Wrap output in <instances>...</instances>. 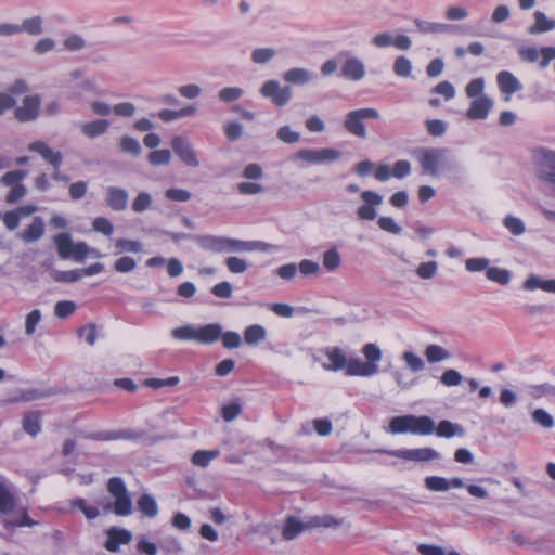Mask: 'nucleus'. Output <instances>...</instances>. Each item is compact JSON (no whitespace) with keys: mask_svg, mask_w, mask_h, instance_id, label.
Instances as JSON below:
<instances>
[{"mask_svg":"<svg viewBox=\"0 0 555 555\" xmlns=\"http://www.w3.org/2000/svg\"><path fill=\"white\" fill-rule=\"evenodd\" d=\"M418 163L422 173L433 178L444 176L452 183L463 180V167L447 147L422 146L412 153Z\"/></svg>","mask_w":555,"mask_h":555,"instance_id":"nucleus-1","label":"nucleus"},{"mask_svg":"<svg viewBox=\"0 0 555 555\" xmlns=\"http://www.w3.org/2000/svg\"><path fill=\"white\" fill-rule=\"evenodd\" d=\"M388 430L392 435L412 434L428 436L435 431V422L427 415L406 414L395 416L389 422Z\"/></svg>","mask_w":555,"mask_h":555,"instance_id":"nucleus-2","label":"nucleus"},{"mask_svg":"<svg viewBox=\"0 0 555 555\" xmlns=\"http://www.w3.org/2000/svg\"><path fill=\"white\" fill-rule=\"evenodd\" d=\"M107 491L113 496L114 501L103 507L104 513H114L116 516L121 517L132 514V499L122 478L111 477L107 481Z\"/></svg>","mask_w":555,"mask_h":555,"instance_id":"nucleus-3","label":"nucleus"},{"mask_svg":"<svg viewBox=\"0 0 555 555\" xmlns=\"http://www.w3.org/2000/svg\"><path fill=\"white\" fill-rule=\"evenodd\" d=\"M219 327L217 325L204 324L195 326L186 324L171 331V336L178 340H194L202 345H212L218 341Z\"/></svg>","mask_w":555,"mask_h":555,"instance_id":"nucleus-4","label":"nucleus"},{"mask_svg":"<svg viewBox=\"0 0 555 555\" xmlns=\"http://www.w3.org/2000/svg\"><path fill=\"white\" fill-rule=\"evenodd\" d=\"M193 241L203 250L216 254L242 253L243 241L219 235H196Z\"/></svg>","mask_w":555,"mask_h":555,"instance_id":"nucleus-5","label":"nucleus"},{"mask_svg":"<svg viewBox=\"0 0 555 555\" xmlns=\"http://www.w3.org/2000/svg\"><path fill=\"white\" fill-rule=\"evenodd\" d=\"M379 116V112L373 107H364L350 111L345 116L344 127L350 134L357 138L365 139L367 133L364 120L378 119Z\"/></svg>","mask_w":555,"mask_h":555,"instance_id":"nucleus-6","label":"nucleus"},{"mask_svg":"<svg viewBox=\"0 0 555 555\" xmlns=\"http://www.w3.org/2000/svg\"><path fill=\"white\" fill-rule=\"evenodd\" d=\"M262 98L270 100L276 107H283L292 99V89L289 86H281L279 80L270 79L262 83L259 89Z\"/></svg>","mask_w":555,"mask_h":555,"instance_id":"nucleus-7","label":"nucleus"},{"mask_svg":"<svg viewBox=\"0 0 555 555\" xmlns=\"http://www.w3.org/2000/svg\"><path fill=\"white\" fill-rule=\"evenodd\" d=\"M341 157V153L333 147L301 149L293 155V159L308 164L333 163Z\"/></svg>","mask_w":555,"mask_h":555,"instance_id":"nucleus-8","label":"nucleus"},{"mask_svg":"<svg viewBox=\"0 0 555 555\" xmlns=\"http://www.w3.org/2000/svg\"><path fill=\"white\" fill-rule=\"evenodd\" d=\"M375 452L389 454L395 457L403 459L406 461H415V462H429L440 457L438 451L433 448H417V449H396V450H385L378 449Z\"/></svg>","mask_w":555,"mask_h":555,"instance_id":"nucleus-9","label":"nucleus"},{"mask_svg":"<svg viewBox=\"0 0 555 555\" xmlns=\"http://www.w3.org/2000/svg\"><path fill=\"white\" fill-rule=\"evenodd\" d=\"M171 147L176 156L188 167L197 168L201 163L191 141L183 135H175L171 140Z\"/></svg>","mask_w":555,"mask_h":555,"instance_id":"nucleus-10","label":"nucleus"},{"mask_svg":"<svg viewBox=\"0 0 555 555\" xmlns=\"http://www.w3.org/2000/svg\"><path fill=\"white\" fill-rule=\"evenodd\" d=\"M363 204L357 209V217L362 221H372L377 217V207L383 203V196L375 191L361 192Z\"/></svg>","mask_w":555,"mask_h":555,"instance_id":"nucleus-11","label":"nucleus"},{"mask_svg":"<svg viewBox=\"0 0 555 555\" xmlns=\"http://www.w3.org/2000/svg\"><path fill=\"white\" fill-rule=\"evenodd\" d=\"M60 390L56 387H33L18 389L7 399L8 403L31 402L46 399L57 395Z\"/></svg>","mask_w":555,"mask_h":555,"instance_id":"nucleus-12","label":"nucleus"},{"mask_svg":"<svg viewBox=\"0 0 555 555\" xmlns=\"http://www.w3.org/2000/svg\"><path fill=\"white\" fill-rule=\"evenodd\" d=\"M371 43L379 49L395 47L398 50L406 51L411 48L412 41L406 35H392L389 31L378 33L372 39Z\"/></svg>","mask_w":555,"mask_h":555,"instance_id":"nucleus-13","label":"nucleus"},{"mask_svg":"<svg viewBox=\"0 0 555 555\" xmlns=\"http://www.w3.org/2000/svg\"><path fill=\"white\" fill-rule=\"evenodd\" d=\"M41 100L38 95H27L22 105L14 108V117L20 122L36 120L40 114Z\"/></svg>","mask_w":555,"mask_h":555,"instance_id":"nucleus-14","label":"nucleus"},{"mask_svg":"<svg viewBox=\"0 0 555 555\" xmlns=\"http://www.w3.org/2000/svg\"><path fill=\"white\" fill-rule=\"evenodd\" d=\"M132 540V533L128 529L111 527L106 530V541L104 547L111 553H117L120 545L129 544Z\"/></svg>","mask_w":555,"mask_h":555,"instance_id":"nucleus-15","label":"nucleus"},{"mask_svg":"<svg viewBox=\"0 0 555 555\" xmlns=\"http://www.w3.org/2000/svg\"><path fill=\"white\" fill-rule=\"evenodd\" d=\"M28 151L37 153L50 164L53 168H60L63 162V155L59 151H54L47 142L36 140L28 144Z\"/></svg>","mask_w":555,"mask_h":555,"instance_id":"nucleus-16","label":"nucleus"},{"mask_svg":"<svg viewBox=\"0 0 555 555\" xmlns=\"http://www.w3.org/2000/svg\"><path fill=\"white\" fill-rule=\"evenodd\" d=\"M414 25L417 30L424 35H438L457 33L462 29L461 26L454 24L430 22L422 18H415Z\"/></svg>","mask_w":555,"mask_h":555,"instance_id":"nucleus-17","label":"nucleus"},{"mask_svg":"<svg viewBox=\"0 0 555 555\" xmlns=\"http://www.w3.org/2000/svg\"><path fill=\"white\" fill-rule=\"evenodd\" d=\"M365 74L364 63L356 56L347 57L340 68V76L351 81L362 80L365 77Z\"/></svg>","mask_w":555,"mask_h":555,"instance_id":"nucleus-18","label":"nucleus"},{"mask_svg":"<svg viewBox=\"0 0 555 555\" xmlns=\"http://www.w3.org/2000/svg\"><path fill=\"white\" fill-rule=\"evenodd\" d=\"M493 107V100L488 95H480L473 99L470 106L466 112V117L470 120H485Z\"/></svg>","mask_w":555,"mask_h":555,"instance_id":"nucleus-19","label":"nucleus"},{"mask_svg":"<svg viewBox=\"0 0 555 555\" xmlns=\"http://www.w3.org/2000/svg\"><path fill=\"white\" fill-rule=\"evenodd\" d=\"M106 204L114 211H122L128 207V192L119 186H107L105 189Z\"/></svg>","mask_w":555,"mask_h":555,"instance_id":"nucleus-20","label":"nucleus"},{"mask_svg":"<svg viewBox=\"0 0 555 555\" xmlns=\"http://www.w3.org/2000/svg\"><path fill=\"white\" fill-rule=\"evenodd\" d=\"M328 363H323L322 367L328 372H338L344 370L347 364L345 351L339 347H326L323 350Z\"/></svg>","mask_w":555,"mask_h":555,"instance_id":"nucleus-21","label":"nucleus"},{"mask_svg":"<svg viewBox=\"0 0 555 555\" xmlns=\"http://www.w3.org/2000/svg\"><path fill=\"white\" fill-rule=\"evenodd\" d=\"M496 83L500 91L508 96L522 89V83L509 70L499 72L496 75Z\"/></svg>","mask_w":555,"mask_h":555,"instance_id":"nucleus-22","label":"nucleus"},{"mask_svg":"<svg viewBox=\"0 0 555 555\" xmlns=\"http://www.w3.org/2000/svg\"><path fill=\"white\" fill-rule=\"evenodd\" d=\"M44 234V221L41 217L37 216L33 219L31 223L18 233V237L27 244L39 241Z\"/></svg>","mask_w":555,"mask_h":555,"instance_id":"nucleus-23","label":"nucleus"},{"mask_svg":"<svg viewBox=\"0 0 555 555\" xmlns=\"http://www.w3.org/2000/svg\"><path fill=\"white\" fill-rule=\"evenodd\" d=\"M317 75L302 67H294L283 74V80L295 86H302L313 80Z\"/></svg>","mask_w":555,"mask_h":555,"instance_id":"nucleus-24","label":"nucleus"},{"mask_svg":"<svg viewBox=\"0 0 555 555\" xmlns=\"http://www.w3.org/2000/svg\"><path fill=\"white\" fill-rule=\"evenodd\" d=\"M345 374L347 376L369 377L375 375L376 373L374 372L373 366L369 365L366 362H363L359 358H351L349 360L347 359Z\"/></svg>","mask_w":555,"mask_h":555,"instance_id":"nucleus-25","label":"nucleus"},{"mask_svg":"<svg viewBox=\"0 0 555 555\" xmlns=\"http://www.w3.org/2000/svg\"><path fill=\"white\" fill-rule=\"evenodd\" d=\"M533 17L534 23L528 28L529 34L538 35L555 29V20L547 17L544 12L535 11Z\"/></svg>","mask_w":555,"mask_h":555,"instance_id":"nucleus-26","label":"nucleus"},{"mask_svg":"<svg viewBox=\"0 0 555 555\" xmlns=\"http://www.w3.org/2000/svg\"><path fill=\"white\" fill-rule=\"evenodd\" d=\"M533 160L542 170H555V152L546 147H538L533 151Z\"/></svg>","mask_w":555,"mask_h":555,"instance_id":"nucleus-27","label":"nucleus"},{"mask_svg":"<svg viewBox=\"0 0 555 555\" xmlns=\"http://www.w3.org/2000/svg\"><path fill=\"white\" fill-rule=\"evenodd\" d=\"M109 121L106 119H95L81 125V132L89 139H94L105 134L108 131Z\"/></svg>","mask_w":555,"mask_h":555,"instance_id":"nucleus-28","label":"nucleus"},{"mask_svg":"<svg viewBox=\"0 0 555 555\" xmlns=\"http://www.w3.org/2000/svg\"><path fill=\"white\" fill-rule=\"evenodd\" d=\"M16 498L10 491L5 480L0 477V514L7 515L14 511Z\"/></svg>","mask_w":555,"mask_h":555,"instance_id":"nucleus-29","label":"nucleus"},{"mask_svg":"<svg viewBox=\"0 0 555 555\" xmlns=\"http://www.w3.org/2000/svg\"><path fill=\"white\" fill-rule=\"evenodd\" d=\"M23 430L31 437H36L41 431V414L39 411L25 413L22 420Z\"/></svg>","mask_w":555,"mask_h":555,"instance_id":"nucleus-30","label":"nucleus"},{"mask_svg":"<svg viewBox=\"0 0 555 555\" xmlns=\"http://www.w3.org/2000/svg\"><path fill=\"white\" fill-rule=\"evenodd\" d=\"M526 392L533 400H539L543 397L555 398V385L550 383L530 384L526 386Z\"/></svg>","mask_w":555,"mask_h":555,"instance_id":"nucleus-31","label":"nucleus"},{"mask_svg":"<svg viewBox=\"0 0 555 555\" xmlns=\"http://www.w3.org/2000/svg\"><path fill=\"white\" fill-rule=\"evenodd\" d=\"M244 341L249 346H256L267 338V330L260 324H251L244 330Z\"/></svg>","mask_w":555,"mask_h":555,"instance_id":"nucleus-32","label":"nucleus"},{"mask_svg":"<svg viewBox=\"0 0 555 555\" xmlns=\"http://www.w3.org/2000/svg\"><path fill=\"white\" fill-rule=\"evenodd\" d=\"M210 325H217L219 327L220 333L218 334V340L221 339L222 346L225 349H237L242 346L243 339L237 332H223L222 325L220 323H210Z\"/></svg>","mask_w":555,"mask_h":555,"instance_id":"nucleus-33","label":"nucleus"},{"mask_svg":"<svg viewBox=\"0 0 555 555\" xmlns=\"http://www.w3.org/2000/svg\"><path fill=\"white\" fill-rule=\"evenodd\" d=\"M435 431L438 437L442 438L462 437L465 434L464 428L460 424L447 420L441 421L437 427L435 426Z\"/></svg>","mask_w":555,"mask_h":555,"instance_id":"nucleus-34","label":"nucleus"},{"mask_svg":"<svg viewBox=\"0 0 555 555\" xmlns=\"http://www.w3.org/2000/svg\"><path fill=\"white\" fill-rule=\"evenodd\" d=\"M20 26V34L26 33L29 36H39L43 33V18L39 15L24 18Z\"/></svg>","mask_w":555,"mask_h":555,"instance_id":"nucleus-35","label":"nucleus"},{"mask_svg":"<svg viewBox=\"0 0 555 555\" xmlns=\"http://www.w3.org/2000/svg\"><path fill=\"white\" fill-rule=\"evenodd\" d=\"M54 244L57 248V254L61 259H69L70 253L74 247V242L72 240L70 234L68 233H60L53 238Z\"/></svg>","mask_w":555,"mask_h":555,"instance_id":"nucleus-36","label":"nucleus"},{"mask_svg":"<svg viewBox=\"0 0 555 555\" xmlns=\"http://www.w3.org/2000/svg\"><path fill=\"white\" fill-rule=\"evenodd\" d=\"M137 504H138L139 511L143 515H145L150 518H154L157 516L158 505H157L156 500L151 494H147V493L142 494L139 498Z\"/></svg>","mask_w":555,"mask_h":555,"instance_id":"nucleus-37","label":"nucleus"},{"mask_svg":"<svg viewBox=\"0 0 555 555\" xmlns=\"http://www.w3.org/2000/svg\"><path fill=\"white\" fill-rule=\"evenodd\" d=\"M72 508L79 509L88 520H93L100 516V511L96 506L87 504L83 498H75L69 501Z\"/></svg>","mask_w":555,"mask_h":555,"instance_id":"nucleus-38","label":"nucleus"},{"mask_svg":"<svg viewBox=\"0 0 555 555\" xmlns=\"http://www.w3.org/2000/svg\"><path fill=\"white\" fill-rule=\"evenodd\" d=\"M362 353L366 359V363L373 366L374 372H378V362L382 360V350L380 348L373 343L365 344L362 348Z\"/></svg>","mask_w":555,"mask_h":555,"instance_id":"nucleus-39","label":"nucleus"},{"mask_svg":"<svg viewBox=\"0 0 555 555\" xmlns=\"http://www.w3.org/2000/svg\"><path fill=\"white\" fill-rule=\"evenodd\" d=\"M305 529L304 524L294 516H289L282 530V535L285 540L295 539Z\"/></svg>","mask_w":555,"mask_h":555,"instance_id":"nucleus-40","label":"nucleus"},{"mask_svg":"<svg viewBox=\"0 0 555 555\" xmlns=\"http://www.w3.org/2000/svg\"><path fill=\"white\" fill-rule=\"evenodd\" d=\"M36 525H38V522L28 516L26 508H23L17 515L4 521V527L8 529L16 527H34Z\"/></svg>","mask_w":555,"mask_h":555,"instance_id":"nucleus-41","label":"nucleus"},{"mask_svg":"<svg viewBox=\"0 0 555 555\" xmlns=\"http://www.w3.org/2000/svg\"><path fill=\"white\" fill-rule=\"evenodd\" d=\"M159 550L168 555H178L183 552V546L173 535L164 537L159 542Z\"/></svg>","mask_w":555,"mask_h":555,"instance_id":"nucleus-42","label":"nucleus"},{"mask_svg":"<svg viewBox=\"0 0 555 555\" xmlns=\"http://www.w3.org/2000/svg\"><path fill=\"white\" fill-rule=\"evenodd\" d=\"M425 356L429 363H438L450 358V352L439 345H428L425 349Z\"/></svg>","mask_w":555,"mask_h":555,"instance_id":"nucleus-43","label":"nucleus"},{"mask_svg":"<svg viewBox=\"0 0 555 555\" xmlns=\"http://www.w3.org/2000/svg\"><path fill=\"white\" fill-rule=\"evenodd\" d=\"M219 454L218 450H197L193 453L191 461L195 466L207 467Z\"/></svg>","mask_w":555,"mask_h":555,"instance_id":"nucleus-44","label":"nucleus"},{"mask_svg":"<svg viewBox=\"0 0 555 555\" xmlns=\"http://www.w3.org/2000/svg\"><path fill=\"white\" fill-rule=\"evenodd\" d=\"M119 147L124 153L135 157L139 156L142 152L139 140L130 135H122L120 138Z\"/></svg>","mask_w":555,"mask_h":555,"instance_id":"nucleus-45","label":"nucleus"},{"mask_svg":"<svg viewBox=\"0 0 555 555\" xmlns=\"http://www.w3.org/2000/svg\"><path fill=\"white\" fill-rule=\"evenodd\" d=\"M486 276L488 280L495 282L500 285H506L511 281V272L506 269H502L499 267H490L486 271Z\"/></svg>","mask_w":555,"mask_h":555,"instance_id":"nucleus-46","label":"nucleus"},{"mask_svg":"<svg viewBox=\"0 0 555 555\" xmlns=\"http://www.w3.org/2000/svg\"><path fill=\"white\" fill-rule=\"evenodd\" d=\"M27 171L16 169L7 171L0 178V184L3 186H14L18 184H23L22 181L26 178Z\"/></svg>","mask_w":555,"mask_h":555,"instance_id":"nucleus-47","label":"nucleus"},{"mask_svg":"<svg viewBox=\"0 0 555 555\" xmlns=\"http://www.w3.org/2000/svg\"><path fill=\"white\" fill-rule=\"evenodd\" d=\"M244 94V90L240 87H225L218 92L220 102L229 104L240 100Z\"/></svg>","mask_w":555,"mask_h":555,"instance_id":"nucleus-48","label":"nucleus"},{"mask_svg":"<svg viewBox=\"0 0 555 555\" xmlns=\"http://www.w3.org/2000/svg\"><path fill=\"white\" fill-rule=\"evenodd\" d=\"M117 253H134L139 254L143 251V244L140 241L128 240V238H119L115 243Z\"/></svg>","mask_w":555,"mask_h":555,"instance_id":"nucleus-49","label":"nucleus"},{"mask_svg":"<svg viewBox=\"0 0 555 555\" xmlns=\"http://www.w3.org/2000/svg\"><path fill=\"white\" fill-rule=\"evenodd\" d=\"M341 258L337 248L332 247L323 254V266L327 271H335L339 268Z\"/></svg>","mask_w":555,"mask_h":555,"instance_id":"nucleus-50","label":"nucleus"},{"mask_svg":"<svg viewBox=\"0 0 555 555\" xmlns=\"http://www.w3.org/2000/svg\"><path fill=\"white\" fill-rule=\"evenodd\" d=\"M532 421L545 429L554 426L555 422L553 416L544 409L538 408L531 414Z\"/></svg>","mask_w":555,"mask_h":555,"instance_id":"nucleus-51","label":"nucleus"},{"mask_svg":"<svg viewBox=\"0 0 555 555\" xmlns=\"http://www.w3.org/2000/svg\"><path fill=\"white\" fill-rule=\"evenodd\" d=\"M152 205V196L147 192H140L134 197L131 204V208L137 214H142L146 211Z\"/></svg>","mask_w":555,"mask_h":555,"instance_id":"nucleus-52","label":"nucleus"},{"mask_svg":"<svg viewBox=\"0 0 555 555\" xmlns=\"http://www.w3.org/2000/svg\"><path fill=\"white\" fill-rule=\"evenodd\" d=\"M278 249H279L278 246L270 244V243L262 242V241H243V246H242V253L243 251H254V250H259L262 253H270V251L278 250Z\"/></svg>","mask_w":555,"mask_h":555,"instance_id":"nucleus-53","label":"nucleus"},{"mask_svg":"<svg viewBox=\"0 0 555 555\" xmlns=\"http://www.w3.org/2000/svg\"><path fill=\"white\" fill-rule=\"evenodd\" d=\"M503 225L514 235L519 236L525 233L526 227L524 221L515 216L508 215L503 220Z\"/></svg>","mask_w":555,"mask_h":555,"instance_id":"nucleus-54","label":"nucleus"},{"mask_svg":"<svg viewBox=\"0 0 555 555\" xmlns=\"http://www.w3.org/2000/svg\"><path fill=\"white\" fill-rule=\"evenodd\" d=\"M393 73L398 77H410L412 73V62L406 56H398L393 62Z\"/></svg>","mask_w":555,"mask_h":555,"instance_id":"nucleus-55","label":"nucleus"},{"mask_svg":"<svg viewBox=\"0 0 555 555\" xmlns=\"http://www.w3.org/2000/svg\"><path fill=\"white\" fill-rule=\"evenodd\" d=\"M402 359L406 366L414 373L421 372L425 369V362L423 359L413 351H404L402 353Z\"/></svg>","mask_w":555,"mask_h":555,"instance_id":"nucleus-56","label":"nucleus"},{"mask_svg":"<svg viewBox=\"0 0 555 555\" xmlns=\"http://www.w3.org/2000/svg\"><path fill=\"white\" fill-rule=\"evenodd\" d=\"M425 487L434 492H444L449 490L448 479L440 476H428L424 480Z\"/></svg>","mask_w":555,"mask_h":555,"instance_id":"nucleus-57","label":"nucleus"},{"mask_svg":"<svg viewBox=\"0 0 555 555\" xmlns=\"http://www.w3.org/2000/svg\"><path fill=\"white\" fill-rule=\"evenodd\" d=\"M52 279L55 282H60V283H73V282L79 281L81 278H80L79 269H73V270H67V271L54 270L52 272Z\"/></svg>","mask_w":555,"mask_h":555,"instance_id":"nucleus-58","label":"nucleus"},{"mask_svg":"<svg viewBox=\"0 0 555 555\" xmlns=\"http://www.w3.org/2000/svg\"><path fill=\"white\" fill-rule=\"evenodd\" d=\"M242 413V404L238 400L222 405L221 416L225 422L234 421Z\"/></svg>","mask_w":555,"mask_h":555,"instance_id":"nucleus-59","label":"nucleus"},{"mask_svg":"<svg viewBox=\"0 0 555 555\" xmlns=\"http://www.w3.org/2000/svg\"><path fill=\"white\" fill-rule=\"evenodd\" d=\"M63 47L67 51H80L86 48V40L78 34H69L64 38Z\"/></svg>","mask_w":555,"mask_h":555,"instance_id":"nucleus-60","label":"nucleus"},{"mask_svg":"<svg viewBox=\"0 0 555 555\" xmlns=\"http://www.w3.org/2000/svg\"><path fill=\"white\" fill-rule=\"evenodd\" d=\"M171 152L167 149L155 150L149 154V162L153 166L168 165L171 160Z\"/></svg>","mask_w":555,"mask_h":555,"instance_id":"nucleus-61","label":"nucleus"},{"mask_svg":"<svg viewBox=\"0 0 555 555\" xmlns=\"http://www.w3.org/2000/svg\"><path fill=\"white\" fill-rule=\"evenodd\" d=\"M485 79L479 77L470 80L465 87V93L470 99H477L480 95H485Z\"/></svg>","mask_w":555,"mask_h":555,"instance_id":"nucleus-62","label":"nucleus"},{"mask_svg":"<svg viewBox=\"0 0 555 555\" xmlns=\"http://www.w3.org/2000/svg\"><path fill=\"white\" fill-rule=\"evenodd\" d=\"M275 50L272 48H258L251 52V61L256 64H266L273 59Z\"/></svg>","mask_w":555,"mask_h":555,"instance_id":"nucleus-63","label":"nucleus"},{"mask_svg":"<svg viewBox=\"0 0 555 555\" xmlns=\"http://www.w3.org/2000/svg\"><path fill=\"white\" fill-rule=\"evenodd\" d=\"M469 15L468 10L462 5H451L444 11V17L448 21H463Z\"/></svg>","mask_w":555,"mask_h":555,"instance_id":"nucleus-64","label":"nucleus"}]
</instances>
